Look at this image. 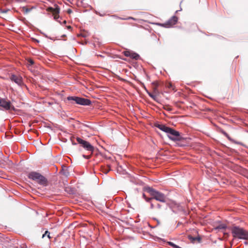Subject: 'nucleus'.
Segmentation results:
<instances>
[{
	"mask_svg": "<svg viewBox=\"0 0 248 248\" xmlns=\"http://www.w3.org/2000/svg\"><path fill=\"white\" fill-rule=\"evenodd\" d=\"M157 127L159 129H160L161 130L166 132V133H168L169 129L170 128V127H169L168 126H166V125H163V124H158Z\"/></svg>",
	"mask_w": 248,
	"mask_h": 248,
	"instance_id": "11",
	"label": "nucleus"
},
{
	"mask_svg": "<svg viewBox=\"0 0 248 248\" xmlns=\"http://www.w3.org/2000/svg\"><path fill=\"white\" fill-rule=\"evenodd\" d=\"M168 138L173 141L180 140L181 136L178 131L170 128L167 133Z\"/></svg>",
	"mask_w": 248,
	"mask_h": 248,
	"instance_id": "6",
	"label": "nucleus"
},
{
	"mask_svg": "<svg viewBox=\"0 0 248 248\" xmlns=\"http://www.w3.org/2000/svg\"><path fill=\"white\" fill-rule=\"evenodd\" d=\"M29 178L33 180L37 181L38 183L41 184H44L46 183V179L41 175L40 173L36 172H31L29 174Z\"/></svg>",
	"mask_w": 248,
	"mask_h": 248,
	"instance_id": "4",
	"label": "nucleus"
},
{
	"mask_svg": "<svg viewBox=\"0 0 248 248\" xmlns=\"http://www.w3.org/2000/svg\"><path fill=\"white\" fill-rule=\"evenodd\" d=\"M72 12V10H71L70 9L67 10V13L69 14H71Z\"/></svg>",
	"mask_w": 248,
	"mask_h": 248,
	"instance_id": "21",
	"label": "nucleus"
},
{
	"mask_svg": "<svg viewBox=\"0 0 248 248\" xmlns=\"http://www.w3.org/2000/svg\"><path fill=\"white\" fill-rule=\"evenodd\" d=\"M109 170H110V169H109V170H108L107 171H106L105 172V173H108V171H109Z\"/></svg>",
	"mask_w": 248,
	"mask_h": 248,
	"instance_id": "28",
	"label": "nucleus"
},
{
	"mask_svg": "<svg viewBox=\"0 0 248 248\" xmlns=\"http://www.w3.org/2000/svg\"><path fill=\"white\" fill-rule=\"evenodd\" d=\"M177 20L178 18L176 16H173L166 22L161 25L165 28H170L177 23Z\"/></svg>",
	"mask_w": 248,
	"mask_h": 248,
	"instance_id": "8",
	"label": "nucleus"
},
{
	"mask_svg": "<svg viewBox=\"0 0 248 248\" xmlns=\"http://www.w3.org/2000/svg\"><path fill=\"white\" fill-rule=\"evenodd\" d=\"M89 157H90V156H88L87 157V158H89Z\"/></svg>",
	"mask_w": 248,
	"mask_h": 248,
	"instance_id": "29",
	"label": "nucleus"
},
{
	"mask_svg": "<svg viewBox=\"0 0 248 248\" xmlns=\"http://www.w3.org/2000/svg\"><path fill=\"white\" fill-rule=\"evenodd\" d=\"M224 135H225L227 138H228V135L226 132H223Z\"/></svg>",
	"mask_w": 248,
	"mask_h": 248,
	"instance_id": "24",
	"label": "nucleus"
},
{
	"mask_svg": "<svg viewBox=\"0 0 248 248\" xmlns=\"http://www.w3.org/2000/svg\"><path fill=\"white\" fill-rule=\"evenodd\" d=\"M47 11L48 12L52 13L53 16H54V18L56 20H58L59 18V13H60V8L57 6L55 8L52 7H48L47 9Z\"/></svg>",
	"mask_w": 248,
	"mask_h": 248,
	"instance_id": "9",
	"label": "nucleus"
},
{
	"mask_svg": "<svg viewBox=\"0 0 248 248\" xmlns=\"http://www.w3.org/2000/svg\"><path fill=\"white\" fill-rule=\"evenodd\" d=\"M28 63L29 65H31L34 63V62L32 60L30 59L28 60Z\"/></svg>",
	"mask_w": 248,
	"mask_h": 248,
	"instance_id": "19",
	"label": "nucleus"
},
{
	"mask_svg": "<svg viewBox=\"0 0 248 248\" xmlns=\"http://www.w3.org/2000/svg\"><path fill=\"white\" fill-rule=\"evenodd\" d=\"M132 19L133 20H135V19L131 17H129L128 18H125V19Z\"/></svg>",
	"mask_w": 248,
	"mask_h": 248,
	"instance_id": "23",
	"label": "nucleus"
},
{
	"mask_svg": "<svg viewBox=\"0 0 248 248\" xmlns=\"http://www.w3.org/2000/svg\"><path fill=\"white\" fill-rule=\"evenodd\" d=\"M130 58L137 60L140 58V55L132 51Z\"/></svg>",
	"mask_w": 248,
	"mask_h": 248,
	"instance_id": "12",
	"label": "nucleus"
},
{
	"mask_svg": "<svg viewBox=\"0 0 248 248\" xmlns=\"http://www.w3.org/2000/svg\"><path fill=\"white\" fill-rule=\"evenodd\" d=\"M232 236L240 239H248V232L238 226H233L231 229Z\"/></svg>",
	"mask_w": 248,
	"mask_h": 248,
	"instance_id": "1",
	"label": "nucleus"
},
{
	"mask_svg": "<svg viewBox=\"0 0 248 248\" xmlns=\"http://www.w3.org/2000/svg\"><path fill=\"white\" fill-rule=\"evenodd\" d=\"M67 100L73 101L77 104L83 106H89L91 104V101L89 99L76 96H68Z\"/></svg>",
	"mask_w": 248,
	"mask_h": 248,
	"instance_id": "3",
	"label": "nucleus"
},
{
	"mask_svg": "<svg viewBox=\"0 0 248 248\" xmlns=\"http://www.w3.org/2000/svg\"><path fill=\"white\" fill-rule=\"evenodd\" d=\"M30 11V10L28 9H26V12L27 13V12H29V11Z\"/></svg>",
	"mask_w": 248,
	"mask_h": 248,
	"instance_id": "26",
	"label": "nucleus"
},
{
	"mask_svg": "<svg viewBox=\"0 0 248 248\" xmlns=\"http://www.w3.org/2000/svg\"><path fill=\"white\" fill-rule=\"evenodd\" d=\"M148 95L152 98L154 100H155L156 99V95L153 94V93H148Z\"/></svg>",
	"mask_w": 248,
	"mask_h": 248,
	"instance_id": "17",
	"label": "nucleus"
},
{
	"mask_svg": "<svg viewBox=\"0 0 248 248\" xmlns=\"http://www.w3.org/2000/svg\"><path fill=\"white\" fill-rule=\"evenodd\" d=\"M46 235H47V237L50 239V233L49 232H48V231H46L45 232L44 234H43L42 235V238H44Z\"/></svg>",
	"mask_w": 248,
	"mask_h": 248,
	"instance_id": "16",
	"label": "nucleus"
},
{
	"mask_svg": "<svg viewBox=\"0 0 248 248\" xmlns=\"http://www.w3.org/2000/svg\"><path fill=\"white\" fill-rule=\"evenodd\" d=\"M157 206L159 208H160V205L159 204H157Z\"/></svg>",
	"mask_w": 248,
	"mask_h": 248,
	"instance_id": "27",
	"label": "nucleus"
},
{
	"mask_svg": "<svg viewBox=\"0 0 248 248\" xmlns=\"http://www.w3.org/2000/svg\"><path fill=\"white\" fill-rule=\"evenodd\" d=\"M77 140L79 144H81L87 151L93 152L94 148L89 142L78 137L77 138Z\"/></svg>",
	"mask_w": 248,
	"mask_h": 248,
	"instance_id": "7",
	"label": "nucleus"
},
{
	"mask_svg": "<svg viewBox=\"0 0 248 248\" xmlns=\"http://www.w3.org/2000/svg\"><path fill=\"white\" fill-rule=\"evenodd\" d=\"M149 192L153 199L160 202H166V197L164 194L151 188L149 189Z\"/></svg>",
	"mask_w": 248,
	"mask_h": 248,
	"instance_id": "2",
	"label": "nucleus"
},
{
	"mask_svg": "<svg viewBox=\"0 0 248 248\" xmlns=\"http://www.w3.org/2000/svg\"><path fill=\"white\" fill-rule=\"evenodd\" d=\"M131 52H132V51L127 50V51H124V54L125 56H126V57H130V55H131Z\"/></svg>",
	"mask_w": 248,
	"mask_h": 248,
	"instance_id": "15",
	"label": "nucleus"
},
{
	"mask_svg": "<svg viewBox=\"0 0 248 248\" xmlns=\"http://www.w3.org/2000/svg\"><path fill=\"white\" fill-rule=\"evenodd\" d=\"M168 244L173 248H181L171 242H169Z\"/></svg>",
	"mask_w": 248,
	"mask_h": 248,
	"instance_id": "14",
	"label": "nucleus"
},
{
	"mask_svg": "<svg viewBox=\"0 0 248 248\" xmlns=\"http://www.w3.org/2000/svg\"><path fill=\"white\" fill-rule=\"evenodd\" d=\"M154 207V205L153 203H151V208L153 209Z\"/></svg>",
	"mask_w": 248,
	"mask_h": 248,
	"instance_id": "22",
	"label": "nucleus"
},
{
	"mask_svg": "<svg viewBox=\"0 0 248 248\" xmlns=\"http://www.w3.org/2000/svg\"><path fill=\"white\" fill-rule=\"evenodd\" d=\"M14 107L12 105L10 101L0 98V109L8 110L10 109L14 110Z\"/></svg>",
	"mask_w": 248,
	"mask_h": 248,
	"instance_id": "5",
	"label": "nucleus"
},
{
	"mask_svg": "<svg viewBox=\"0 0 248 248\" xmlns=\"http://www.w3.org/2000/svg\"><path fill=\"white\" fill-rule=\"evenodd\" d=\"M167 87L170 88V89H174L173 88V85L171 83H170L168 84Z\"/></svg>",
	"mask_w": 248,
	"mask_h": 248,
	"instance_id": "20",
	"label": "nucleus"
},
{
	"mask_svg": "<svg viewBox=\"0 0 248 248\" xmlns=\"http://www.w3.org/2000/svg\"><path fill=\"white\" fill-rule=\"evenodd\" d=\"M226 228V225L224 224L219 225L216 228V229H225Z\"/></svg>",
	"mask_w": 248,
	"mask_h": 248,
	"instance_id": "13",
	"label": "nucleus"
},
{
	"mask_svg": "<svg viewBox=\"0 0 248 248\" xmlns=\"http://www.w3.org/2000/svg\"><path fill=\"white\" fill-rule=\"evenodd\" d=\"M143 197H144V199L147 201V202H149L151 199H152L153 198H146L145 197V195L144 194H143Z\"/></svg>",
	"mask_w": 248,
	"mask_h": 248,
	"instance_id": "18",
	"label": "nucleus"
},
{
	"mask_svg": "<svg viewBox=\"0 0 248 248\" xmlns=\"http://www.w3.org/2000/svg\"><path fill=\"white\" fill-rule=\"evenodd\" d=\"M10 79L20 86L24 85L23 79L21 77L15 75H12Z\"/></svg>",
	"mask_w": 248,
	"mask_h": 248,
	"instance_id": "10",
	"label": "nucleus"
},
{
	"mask_svg": "<svg viewBox=\"0 0 248 248\" xmlns=\"http://www.w3.org/2000/svg\"><path fill=\"white\" fill-rule=\"evenodd\" d=\"M224 135H225L227 138H228V135L226 132H223Z\"/></svg>",
	"mask_w": 248,
	"mask_h": 248,
	"instance_id": "25",
	"label": "nucleus"
}]
</instances>
